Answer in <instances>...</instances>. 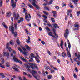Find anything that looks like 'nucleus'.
Here are the masks:
<instances>
[{"label":"nucleus","instance_id":"obj_63","mask_svg":"<svg viewBox=\"0 0 80 80\" xmlns=\"http://www.w3.org/2000/svg\"><path fill=\"white\" fill-rule=\"evenodd\" d=\"M20 20H21L22 22H23V18H20Z\"/></svg>","mask_w":80,"mask_h":80},{"label":"nucleus","instance_id":"obj_25","mask_svg":"<svg viewBox=\"0 0 80 80\" xmlns=\"http://www.w3.org/2000/svg\"><path fill=\"white\" fill-rule=\"evenodd\" d=\"M68 6L69 7H71V8H73V4H72L71 3L68 4Z\"/></svg>","mask_w":80,"mask_h":80},{"label":"nucleus","instance_id":"obj_10","mask_svg":"<svg viewBox=\"0 0 80 80\" xmlns=\"http://www.w3.org/2000/svg\"><path fill=\"white\" fill-rule=\"evenodd\" d=\"M11 15L12 13H11V12H9L6 14V17H7L8 18L10 17L11 16Z\"/></svg>","mask_w":80,"mask_h":80},{"label":"nucleus","instance_id":"obj_7","mask_svg":"<svg viewBox=\"0 0 80 80\" xmlns=\"http://www.w3.org/2000/svg\"><path fill=\"white\" fill-rule=\"evenodd\" d=\"M13 2H14V0H11V3H12V8H14L16 7V3H14Z\"/></svg>","mask_w":80,"mask_h":80},{"label":"nucleus","instance_id":"obj_55","mask_svg":"<svg viewBox=\"0 0 80 80\" xmlns=\"http://www.w3.org/2000/svg\"><path fill=\"white\" fill-rule=\"evenodd\" d=\"M36 8H37V9H39V7L38 6L36 5L35 6Z\"/></svg>","mask_w":80,"mask_h":80},{"label":"nucleus","instance_id":"obj_60","mask_svg":"<svg viewBox=\"0 0 80 80\" xmlns=\"http://www.w3.org/2000/svg\"><path fill=\"white\" fill-rule=\"evenodd\" d=\"M73 60L75 61V62H77V58H73Z\"/></svg>","mask_w":80,"mask_h":80},{"label":"nucleus","instance_id":"obj_29","mask_svg":"<svg viewBox=\"0 0 80 80\" xmlns=\"http://www.w3.org/2000/svg\"><path fill=\"white\" fill-rule=\"evenodd\" d=\"M43 13H44V14H45V15L47 16H48V13L47 12H45V11H43Z\"/></svg>","mask_w":80,"mask_h":80},{"label":"nucleus","instance_id":"obj_47","mask_svg":"<svg viewBox=\"0 0 80 80\" xmlns=\"http://www.w3.org/2000/svg\"><path fill=\"white\" fill-rule=\"evenodd\" d=\"M51 19L52 22H55V19H54V18H51Z\"/></svg>","mask_w":80,"mask_h":80},{"label":"nucleus","instance_id":"obj_34","mask_svg":"<svg viewBox=\"0 0 80 80\" xmlns=\"http://www.w3.org/2000/svg\"><path fill=\"white\" fill-rule=\"evenodd\" d=\"M73 76L75 78H77V76L75 73L73 74Z\"/></svg>","mask_w":80,"mask_h":80},{"label":"nucleus","instance_id":"obj_50","mask_svg":"<svg viewBox=\"0 0 80 80\" xmlns=\"http://www.w3.org/2000/svg\"><path fill=\"white\" fill-rule=\"evenodd\" d=\"M50 72H51V73H54L55 72V71L53 70H51V71H50Z\"/></svg>","mask_w":80,"mask_h":80},{"label":"nucleus","instance_id":"obj_40","mask_svg":"<svg viewBox=\"0 0 80 80\" xmlns=\"http://www.w3.org/2000/svg\"><path fill=\"white\" fill-rule=\"evenodd\" d=\"M43 18H45V19H47V18H48L45 15H43Z\"/></svg>","mask_w":80,"mask_h":80},{"label":"nucleus","instance_id":"obj_14","mask_svg":"<svg viewBox=\"0 0 80 80\" xmlns=\"http://www.w3.org/2000/svg\"><path fill=\"white\" fill-rule=\"evenodd\" d=\"M25 47L28 50H29V51H30L31 50V48H30L29 46L27 45H25Z\"/></svg>","mask_w":80,"mask_h":80},{"label":"nucleus","instance_id":"obj_21","mask_svg":"<svg viewBox=\"0 0 80 80\" xmlns=\"http://www.w3.org/2000/svg\"><path fill=\"white\" fill-rule=\"evenodd\" d=\"M45 28V29L46 30L47 32H50V29H49V28H48V26L46 27Z\"/></svg>","mask_w":80,"mask_h":80},{"label":"nucleus","instance_id":"obj_9","mask_svg":"<svg viewBox=\"0 0 80 80\" xmlns=\"http://www.w3.org/2000/svg\"><path fill=\"white\" fill-rule=\"evenodd\" d=\"M14 17H15V19L17 20L18 19V18L20 17V16L19 15V14H17V16H18V18L17 17V16L16 15V14H15V13L14 12L13 13Z\"/></svg>","mask_w":80,"mask_h":80},{"label":"nucleus","instance_id":"obj_13","mask_svg":"<svg viewBox=\"0 0 80 80\" xmlns=\"http://www.w3.org/2000/svg\"><path fill=\"white\" fill-rule=\"evenodd\" d=\"M12 68L13 69H14V70L15 71L17 72H20V70L18 69L17 68H16L15 66H13Z\"/></svg>","mask_w":80,"mask_h":80},{"label":"nucleus","instance_id":"obj_19","mask_svg":"<svg viewBox=\"0 0 80 80\" xmlns=\"http://www.w3.org/2000/svg\"><path fill=\"white\" fill-rule=\"evenodd\" d=\"M6 65L7 67H10V63L8 62H7L6 63Z\"/></svg>","mask_w":80,"mask_h":80},{"label":"nucleus","instance_id":"obj_20","mask_svg":"<svg viewBox=\"0 0 80 80\" xmlns=\"http://www.w3.org/2000/svg\"><path fill=\"white\" fill-rule=\"evenodd\" d=\"M74 3L75 5H77V2H78V0H71Z\"/></svg>","mask_w":80,"mask_h":80},{"label":"nucleus","instance_id":"obj_39","mask_svg":"<svg viewBox=\"0 0 80 80\" xmlns=\"http://www.w3.org/2000/svg\"><path fill=\"white\" fill-rule=\"evenodd\" d=\"M21 47L22 48V50H23L24 51H26V49H25V48H24V47H23V46H21Z\"/></svg>","mask_w":80,"mask_h":80},{"label":"nucleus","instance_id":"obj_27","mask_svg":"<svg viewBox=\"0 0 80 80\" xmlns=\"http://www.w3.org/2000/svg\"><path fill=\"white\" fill-rule=\"evenodd\" d=\"M52 75H49L48 76V79L50 80V79H51V78H52Z\"/></svg>","mask_w":80,"mask_h":80},{"label":"nucleus","instance_id":"obj_38","mask_svg":"<svg viewBox=\"0 0 80 80\" xmlns=\"http://www.w3.org/2000/svg\"><path fill=\"white\" fill-rule=\"evenodd\" d=\"M41 43L42 44V45H45V42H44L43 41H41Z\"/></svg>","mask_w":80,"mask_h":80},{"label":"nucleus","instance_id":"obj_31","mask_svg":"<svg viewBox=\"0 0 80 80\" xmlns=\"http://www.w3.org/2000/svg\"><path fill=\"white\" fill-rule=\"evenodd\" d=\"M79 25L77 23H75L74 25V27H79Z\"/></svg>","mask_w":80,"mask_h":80},{"label":"nucleus","instance_id":"obj_8","mask_svg":"<svg viewBox=\"0 0 80 80\" xmlns=\"http://www.w3.org/2000/svg\"><path fill=\"white\" fill-rule=\"evenodd\" d=\"M31 73L32 75L33 76H34L35 74L37 75L38 74V72L34 70H32V71L31 72Z\"/></svg>","mask_w":80,"mask_h":80},{"label":"nucleus","instance_id":"obj_62","mask_svg":"<svg viewBox=\"0 0 80 80\" xmlns=\"http://www.w3.org/2000/svg\"><path fill=\"white\" fill-rule=\"evenodd\" d=\"M27 75L28 77H29V78H31L32 77V76H31L30 74H28Z\"/></svg>","mask_w":80,"mask_h":80},{"label":"nucleus","instance_id":"obj_16","mask_svg":"<svg viewBox=\"0 0 80 80\" xmlns=\"http://www.w3.org/2000/svg\"><path fill=\"white\" fill-rule=\"evenodd\" d=\"M53 27H54V28H59V27H58V24H53Z\"/></svg>","mask_w":80,"mask_h":80},{"label":"nucleus","instance_id":"obj_51","mask_svg":"<svg viewBox=\"0 0 80 80\" xmlns=\"http://www.w3.org/2000/svg\"><path fill=\"white\" fill-rule=\"evenodd\" d=\"M14 27L15 28V29L16 30H17V24H14Z\"/></svg>","mask_w":80,"mask_h":80},{"label":"nucleus","instance_id":"obj_48","mask_svg":"<svg viewBox=\"0 0 80 80\" xmlns=\"http://www.w3.org/2000/svg\"><path fill=\"white\" fill-rule=\"evenodd\" d=\"M51 13L54 14H56V13H57V12H56L55 11H52Z\"/></svg>","mask_w":80,"mask_h":80},{"label":"nucleus","instance_id":"obj_12","mask_svg":"<svg viewBox=\"0 0 80 80\" xmlns=\"http://www.w3.org/2000/svg\"><path fill=\"white\" fill-rule=\"evenodd\" d=\"M60 45L61 47V48L62 49H63V40L62 39H61V43L60 44Z\"/></svg>","mask_w":80,"mask_h":80},{"label":"nucleus","instance_id":"obj_24","mask_svg":"<svg viewBox=\"0 0 80 80\" xmlns=\"http://www.w3.org/2000/svg\"><path fill=\"white\" fill-rule=\"evenodd\" d=\"M3 53L4 55H6L7 57H8L9 56V53H8V52H4Z\"/></svg>","mask_w":80,"mask_h":80},{"label":"nucleus","instance_id":"obj_4","mask_svg":"<svg viewBox=\"0 0 80 80\" xmlns=\"http://www.w3.org/2000/svg\"><path fill=\"white\" fill-rule=\"evenodd\" d=\"M1 63H0V67L5 68V65H2L4 64V63L5 62V60H4V58H1Z\"/></svg>","mask_w":80,"mask_h":80},{"label":"nucleus","instance_id":"obj_45","mask_svg":"<svg viewBox=\"0 0 80 80\" xmlns=\"http://www.w3.org/2000/svg\"><path fill=\"white\" fill-rule=\"evenodd\" d=\"M48 34L50 36V37H52V32H49L48 33Z\"/></svg>","mask_w":80,"mask_h":80},{"label":"nucleus","instance_id":"obj_33","mask_svg":"<svg viewBox=\"0 0 80 80\" xmlns=\"http://www.w3.org/2000/svg\"><path fill=\"white\" fill-rule=\"evenodd\" d=\"M3 5V1L1 0H0V7H2Z\"/></svg>","mask_w":80,"mask_h":80},{"label":"nucleus","instance_id":"obj_18","mask_svg":"<svg viewBox=\"0 0 80 80\" xmlns=\"http://www.w3.org/2000/svg\"><path fill=\"white\" fill-rule=\"evenodd\" d=\"M68 47L69 49L70 50L71 47V45H70V42L69 41V40H68Z\"/></svg>","mask_w":80,"mask_h":80},{"label":"nucleus","instance_id":"obj_64","mask_svg":"<svg viewBox=\"0 0 80 80\" xmlns=\"http://www.w3.org/2000/svg\"><path fill=\"white\" fill-rule=\"evenodd\" d=\"M43 20L44 22H45V23H48V22H47V20H45V19H43Z\"/></svg>","mask_w":80,"mask_h":80},{"label":"nucleus","instance_id":"obj_2","mask_svg":"<svg viewBox=\"0 0 80 80\" xmlns=\"http://www.w3.org/2000/svg\"><path fill=\"white\" fill-rule=\"evenodd\" d=\"M33 58H35L36 61L37 62H38V63H39V62H40L38 58L35 57V55H34V54H33V53H31L30 55V56H29V58H30V59H31V60H32V61H33Z\"/></svg>","mask_w":80,"mask_h":80},{"label":"nucleus","instance_id":"obj_5","mask_svg":"<svg viewBox=\"0 0 80 80\" xmlns=\"http://www.w3.org/2000/svg\"><path fill=\"white\" fill-rule=\"evenodd\" d=\"M18 50L19 51H20V52H21V53H22L23 54H24V55H26L25 56V57L26 58H28L27 57V54H26V53H25L23 52V50L20 48H18Z\"/></svg>","mask_w":80,"mask_h":80},{"label":"nucleus","instance_id":"obj_57","mask_svg":"<svg viewBox=\"0 0 80 80\" xmlns=\"http://www.w3.org/2000/svg\"><path fill=\"white\" fill-rule=\"evenodd\" d=\"M8 50H9V52H11L12 51V48H9Z\"/></svg>","mask_w":80,"mask_h":80},{"label":"nucleus","instance_id":"obj_59","mask_svg":"<svg viewBox=\"0 0 80 80\" xmlns=\"http://www.w3.org/2000/svg\"><path fill=\"white\" fill-rule=\"evenodd\" d=\"M66 51H67V53L69 52V51H68V47H66Z\"/></svg>","mask_w":80,"mask_h":80},{"label":"nucleus","instance_id":"obj_42","mask_svg":"<svg viewBox=\"0 0 80 80\" xmlns=\"http://www.w3.org/2000/svg\"><path fill=\"white\" fill-rule=\"evenodd\" d=\"M22 60L23 62H27V60H26V59L24 58H23Z\"/></svg>","mask_w":80,"mask_h":80},{"label":"nucleus","instance_id":"obj_28","mask_svg":"<svg viewBox=\"0 0 80 80\" xmlns=\"http://www.w3.org/2000/svg\"><path fill=\"white\" fill-rule=\"evenodd\" d=\"M10 44H9V43H7V45H6V48L7 49H8V48L9 47Z\"/></svg>","mask_w":80,"mask_h":80},{"label":"nucleus","instance_id":"obj_30","mask_svg":"<svg viewBox=\"0 0 80 80\" xmlns=\"http://www.w3.org/2000/svg\"><path fill=\"white\" fill-rule=\"evenodd\" d=\"M44 8H45V10L46 9V10H48V11H49V10H50V8H49V7H45Z\"/></svg>","mask_w":80,"mask_h":80},{"label":"nucleus","instance_id":"obj_37","mask_svg":"<svg viewBox=\"0 0 80 80\" xmlns=\"http://www.w3.org/2000/svg\"><path fill=\"white\" fill-rule=\"evenodd\" d=\"M67 53H68V57H71V54H70V52H69Z\"/></svg>","mask_w":80,"mask_h":80},{"label":"nucleus","instance_id":"obj_6","mask_svg":"<svg viewBox=\"0 0 80 80\" xmlns=\"http://www.w3.org/2000/svg\"><path fill=\"white\" fill-rule=\"evenodd\" d=\"M66 32L64 33V37L65 38H67V36H68V34L69 33V32H68V29H67L66 30Z\"/></svg>","mask_w":80,"mask_h":80},{"label":"nucleus","instance_id":"obj_3","mask_svg":"<svg viewBox=\"0 0 80 80\" xmlns=\"http://www.w3.org/2000/svg\"><path fill=\"white\" fill-rule=\"evenodd\" d=\"M11 24L12 26H10L9 27V30L11 32V33L12 34H14L15 31L14 30V27H13V23L11 22Z\"/></svg>","mask_w":80,"mask_h":80},{"label":"nucleus","instance_id":"obj_56","mask_svg":"<svg viewBox=\"0 0 80 80\" xmlns=\"http://www.w3.org/2000/svg\"><path fill=\"white\" fill-rule=\"evenodd\" d=\"M77 64L78 65H80V62L79 61H77Z\"/></svg>","mask_w":80,"mask_h":80},{"label":"nucleus","instance_id":"obj_26","mask_svg":"<svg viewBox=\"0 0 80 80\" xmlns=\"http://www.w3.org/2000/svg\"><path fill=\"white\" fill-rule=\"evenodd\" d=\"M28 7H29V8H33V7L31 5V4H28Z\"/></svg>","mask_w":80,"mask_h":80},{"label":"nucleus","instance_id":"obj_32","mask_svg":"<svg viewBox=\"0 0 80 80\" xmlns=\"http://www.w3.org/2000/svg\"><path fill=\"white\" fill-rule=\"evenodd\" d=\"M62 55L63 57H66V54L64 53V52H63L62 53Z\"/></svg>","mask_w":80,"mask_h":80},{"label":"nucleus","instance_id":"obj_15","mask_svg":"<svg viewBox=\"0 0 80 80\" xmlns=\"http://www.w3.org/2000/svg\"><path fill=\"white\" fill-rule=\"evenodd\" d=\"M28 39H26V42L27 43H30V37H28Z\"/></svg>","mask_w":80,"mask_h":80},{"label":"nucleus","instance_id":"obj_44","mask_svg":"<svg viewBox=\"0 0 80 80\" xmlns=\"http://www.w3.org/2000/svg\"><path fill=\"white\" fill-rule=\"evenodd\" d=\"M32 4L34 7H35V6H36V5L35 4V1H33V2H32Z\"/></svg>","mask_w":80,"mask_h":80},{"label":"nucleus","instance_id":"obj_35","mask_svg":"<svg viewBox=\"0 0 80 80\" xmlns=\"http://www.w3.org/2000/svg\"><path fill=\"white\" fill-rule=\"evenodd\" d=\"M23 13H26L27 12V9L25 8H23Z\"/></svg>","mask_w":80,"mask_h":80},{"label":"nucleus","instance_id":"obj_41","mask_svg":"<svg viewBox=\"0 0 80 80\" xmlns=\"http://www.w3.org/2000/svg\"><path fill=\"white\" fill-rule=\"evenodd\" d=\"M47 25H48V26L49 27H52V25L49 23H48Z\"/></svg>","mask_w":80,"mask_h":80},{"label":"nucleus","instance_id":"obj_46","mask_svg":"<svg viewBox=\"0 0 80 80\" xmlns=\"http://www.w3.org/2000/svg\"><path fill=\"white\" fill-rule=\"evenodd\" d=\"M19 58L22 60L24 58V57H23L22 55H21Z\"/></svg>","mask_w":80,"mask_h":80},{"label":"nucleus","instance_id":"obj_17","mask_svg":"<svg viewBox=\"0 0 80 80\" xmlns=\"http://www.w3.org/2000/svg\"><path fill=\"white\" fill-rule=\"evenodd\" d=\"M28 18V15H26V16L25 17V18L26 20H27L28 22L29 21H30V19H28V18Z\"/></svg>","mask_w":80,"mask_h":80},{"label":"nucleus","instance_id":"obj_58","mask_svg":"<svg viewBox=\"0 0 80 80\" xmlns=\"http://www.w3.org/2000/svg\"><path fill=\"white\" fill-rule=\"evenodd\" d=\"M61 78L62 80H65V78L63 76H62Z\"/></svg>","mask_w":80,"mask_h":80},{"label":"nucleus","instance_id":"obj_49","mask_svg":"<svg viewBox=\"0 0 80 80\" xmlns=\"http://www.w3.org/2000/svg\"><path fill=\"white\" fill-rule=\"evenodd\" d=\"M53 3V1L51 0V1L48 3V5H51Z\"/></svg>","mask_w":80,"mask_h":80},{"label":"nucleus","instance_id":"obj_22","mask_svg":"<svg viewBox=\"0 0 80 80\" xmlns=\"http://www.w3.org/2000/svg\"><path fill=\"white\" fill-rule=\"evenodd\" d=\"M45 28V29L46 30L47 32H50V29H49V28H48V26L46 27Z\"/></svg>","mask_w":80,"mask_h":80},{"label":"nucleus","instance_id":"obj_23","mask_svg":"<svg viewBox=\"0 0 80 80\" xmlns=\"http://www.w3.org/2000/svg\"><path fill=\"white\" fill-rule=\"evenodd\" d=\"M16 42L18 45H20V41L19 40L17 39L16 40Z\"/></svg>","mask_w":80,"mask_h":80},{"label":"nucleus","instance_id":"obj_52","mask_svg":"<svg viewBox=\"0 0 80 80\" xmlns=\"http://www.w3.org/2000/svg\"><path fill=\"white\" fill-rule=\"evenodd\" d=\"M18 62L21 65H22V62L20 61L19 60H18Z\"/></svg>","mask_w":80,"mask_h":80},{"label":"nucleus","instance_id":"obj_53","mask_svg":"<svg viewBox=\"0 0 80 80\" xmlns=\"http://www.w3.org/2000/svg\"><path fill=\"white\" fill-rule=\"evenodd\" d=\"M17 36V32H14L15 37H16Z\"/></svg>","mask_w":80,"mask_h":80},{"label":"nucleus","instance_id":"obj_61","mask_svg":"<svg viewBox=\"0 0 80 80\" xmlns=\"http://www.w3.org/2000/svg\"><path fill=\"white\" fill-rule=\"evenodd\" d=\"M52 31L54 32H55V28H52Z\"/></svg>","mask_w":80,"mask_h":80},{"label":"nucleus","instance_id":"obj_1","mask_svg":"<svg viewBox=\"0 0 80 80\" xmlns=\"http://www.w3.org/2000/svg\"><path fill=\"white\" fill-rule=\"evenodd\" d=\"M29 65L28 64H24L25 66H26V67H28V68H31L32 69H35L34 67H35L36 68H37L38 69V67H37V66L35 64H32L30 62L29 63Z\"/></svg>","mask_w":80,"mask_h":80},{"label":"nucleus","instance_id":"obj_54","mask_svg":"<svg viewBox=\"0 0 80 80\" xmlns=\"http://www.w3.org/2000/svg\"><path fill=\"white\" fill-rule=\"evenodd\" d=\"M77 15L78 16H79V15H80V11L78 12H77Z\"/></svg>","mask_w":80,"mask_h":80},{"label":"nucleus","instance_id":"obj_36","mask_svg":"<svg viewBox=\"0 0 80 80\" xmlns=\"http://www.w3.org/2000/svg\"><path fill=\"white\" fill-rule=\"evenodd\" d=\"M9 43L12 45H13V41L12 40H11L9 42Z\"/></svg>","mask_w":80,"mask_h":80},{"label":"nucleus","instance_id":"obj_43","mask_svg":"<svg viewBox=\"0 0 80 80\" xmlns=\"http://www.w3.org/2000/svg\"><path fill=\"white\" fill-rule=\"evenodd\" d=\"M54 35H55V36L56 37H57V38H58V35L56 34V33L54 32Z\"/></svg>","mask_w":80,"mask_h":80},{"label":"nucleus","instance_id":"obj_11","mask_svg":"<svg viewBox=\"0 0 80 80\" xmlns=\"http://www.w3.org/2000/svg\"><path fill=\"white\" fill-rule=\"evenodd\" d=\"M16 56H14V57H13V60L15 62H16V63L18 62V59H17L16 57Z\"/></svg>","mask_w":80,"mask_h":80}]
</instances>
